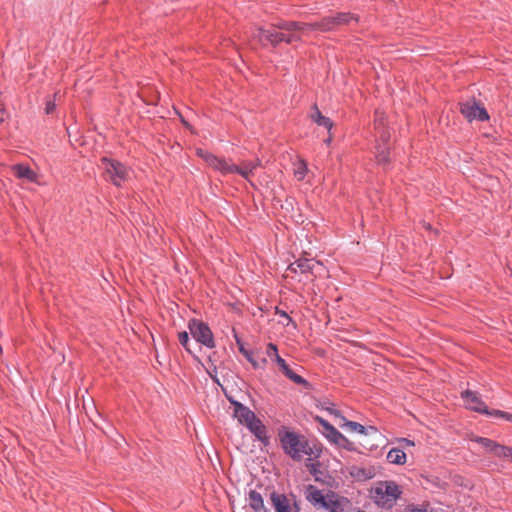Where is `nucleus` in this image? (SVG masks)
<instances>
[{
    "mask_svg": "<svg viewBox=\"0 0 512 512\" xmlns=\"http://www.w3.org/2000/svg\"><path fill=\"white\" fill-rule=\"evenodd\" d=\"M306 31V23L282 21L272 25L268 29L261 27L257 28L253 37L258 39V41L263 45L270 43L273 46H277L281 42L290 44L296 41H301L302 34Z\"/></svg>",
    "mask_w": 512,
    "mask_h": 512,
    "instance_id": "nucleus-1",
    "label": "nucleus"
},
{
    "mask_svg": "<svg viewBox=\"0 0 512 512\" xmlns=\"http://www.w3.org/2000/svg\"><path fill=\"white\" fill-rule=\"evenodd\" d=\"M280 440L285 453L293 460L300 461L304 456L320 457L322 451L320 448L316 445L310 446L304 437L294 432L281 433Z\"/></svg>",
    "mask_w": 512,
    "mask_h": 512,
    "instance_id": "nucleus-2",
    "label": "nucleus"
},
{
    "mask_svg": "<svg viewBox=\"0 0 512 512\" xmlns=\"http://www.w3.org/2000/svg\"><path fill=\"white\" fill-rule=\"evenodd\" d=\"M402 494V488L391 480L378 481L370 490L373 502L382 508H392Z\"/></svg>",
    "mask_w": 512,
    "mask_h": 512,
    "instance_id": "nucleus-3",
    "label": "nucleus"
},
{
    "mask_svg": "<svg viewBox=\"0 0 512 512\" xmlns=\"http://www.w3.org/2000/svg\"><path fill=\"white\" fill-rule=\"evenodd\" d=\"M305 498L316 509H325L330 512H343L344 507L340 498L333 492L323 494L313 485L305 488Z\"/></svg>",
    "mask_w": 512,
    "mask_h": 512,
    "instance_id": "nucleus-4",
    "label": "nucleus"
},
{
    "mask_svg": "<svg viewBox=\"0 0 512 512\" xmlns=\"http://www.w3.org/2000/svg\"><path fill=\"white\" fill-rule=\"evenodd\" d=\"M234 405V417L239 423L244 424L260 441L267 440L266 428L262 422L256 418L255 414L239 402L231 401Z\"/></svg>",
    "mask_w": 512,
    "mask_h": 512,
    "instance_id": "nucleus-5",
    "label": "nucleus"
},
{
    "mask_svg": "<svg viewBox=\"0 0 512 512\" xmlns=\"http://www.w3.org/2000/svg\"><path fill=\"white\" fill-rule=\"evenodd\" d=\"M358 22V17L349 13H339L323 18L320 22L306 23L308 30L331 31L342 25H351Z\"/></svg>",
    "mask_w": 512,
    "mask_h": 512,
    "instance_id": "nucleus-6",
    "label": "nucleus"
},
{
    "mask_svg": "<svg viewBox=\"0 0 512 512\" xmlns=\"http://www.w3.org/2000/svg\"><path fill=\"white\" fill-rule=\"evenodd\" d=\"M101 169L103 176L116 186H121L128 178V169L120 162L103 157L101 159Z\"/></svg>",
    "mask_w": 512,
    "mask_h": 512,
    "instance_id": "nucleus-7",
    "label": "nucleus"
},
{
    "mask_svg": "<svg viewBox=\"0 0 512 512\" xmlns=\"http://www.w3.org/2000/svg\"><path fill=\"white\" fill-rule=\"evenodd\" d=\"M460 112L469 122H472L473 120H489V114L485 107L474 99L461 102Z\"/></svg>",
    "mask_w": 512,
    "mask_h": 512,
    "instance_id": "nucleus-8",
    "label": "nucleus"
},
{
    "mask_svg": "<svg viewBox=\"0 0 512 512\" xmlns=\"http://www.w3.org/2000/svg\"><path fill=\"white\" fill-rule=\"evenodd\" d=\"M189 330L192 337L197 342L208 348H213L215 346L213 333L205 322H190Z\"/></svg>",
    "mask_w": 512,
    "mask_h": 512,
    "instance_id": "nucleus-9",
    "label": "nucleus"
},
{
    "mask_svg": "<svg viewBox=\"0 0 512 512\" xmlns=\"http://www.w3.org/2000/svg\"><path fill=\"white\" fill-rule=\"evenodd\" d=\"M270 500L275 512H299V506L293 495L272 492Z\"/></svg>",
    "mask_w": 512,
    "mask_h": 512,
    "instance_id": "nucleus-10",
    "label": "nucleus"
},
{
    "mask_svg": "<svg viewBox=\"0 0 512 512\" xmlns=\"http://www.w3.org/2000/svg\"><path fill=\"white\" fill-rule=\"evenodd\" d=\"M320 269H322V264L320 262H313L307 258H299L288 266V270L293 273H297L298 271L301 273H315Z\"/></svg>",
    "mask_w": 512,
    "mask_h": 512,
    "instance_id": "nucleus-11",
    "label": "nucleus"
},
{
    "mask_svg": "<svg viewBox=\"0 0 512 512\" xmlns=\"http://www.w3.org/2000/svg\"><path fill=\"white\" fill-rule=\"evenodd\" d=\"M462 397L465 401V405L468 409L476 411L478 413H488V408L481 400L480 395L474 391L466 390L462 392Z\"/></svg>",
    "mask_w": 512,
    "mask_h": 512,
    "instance_id": "nucleus-12",
    "label": "nucleus"
},
{
    "mask_svg": "<svg viewBox=\"0 0 512 512\" xmlns=\"http://www.w3.org/2000/svg\"><path fill=\"white\" fill-rule=\"evenodd\" d=\"M261 164L262 163L259 159H255L253 161H242L239 165L231 164V173H237L244 179L250 181V177L253 175L254 170L261 166Z\"/></svg>",
    "mask_w": 512,
    "mask_h": 512,
    "instance_id": "nucleus-13",
    "label": "nucleus"
},
{
    "mask_svg": "<svg viewBox=\"0 0 512 512\" xmlns=\"http://www.w3.org/2000/svg\"><path fill=\"white\" fill-rule=\"evenodd\" d=\"M349 474L355 480L365 481L368 479H372L376 475V471L372 466L353 465L349 468Z\"/></svg>",
    "mask_w": 512,
    "mask_h": 512,
    "instance_id": "nucleus-14",
    "label": "nucleus"
},
{
    "mask_svg": "<svg viewBox=\"0 0 512 512\" xmlns=\"http://www.w3.org/2000/svg\"><path fill=\"white\" fill-rule=\"evenodd\" d=\"M315 420L323 427L324 435L333 443H340L344 439V436L328 421L317 416Z\"/></svg>",
    "mask_w": 512,
    "mask_h": 512,
    "instance_id": "nucleus-15",
    "label": "nucleus"
},
{
    "mask_svg": "<svg viewBox=\"0 0 512 512\" xmlns=\"http://www.w3.org/2000/svg\"><path fill=\"white\" fill-rule=\"evenodd\" d=\"M11 170L13 171L14 175L19 179H26L30 182L37 181V174L26 165L16 164L11 167Z\"/></svg>",
    "mask_w": 512,
    "mask_h": 512,
    "instance_id": "nucleus-16",
    "label": "nucleus"
},
{
    "mask_svg": "<svg viewBox=\"0 0 512 512\" xmlns=\"http://www.w3.org/2000/svg\"><path fill=\"white\" fill-rule=\"evenodd\" d=\"M471 440L479 443L484 449L494 453V455L498 457H500V455H502V452L504 451V446L496 443L491 439L475 436L471 438Z\"/></svg>",
    "mask_w": 512,
    "mask_h": 512,
    "instance_id": "nucleus-17",
    "label": "nucleus"
},
{
    "mask_svg": "<svg viewBox=\"0 0 512 512\" xmlns=\"http://www.w3.org/2000/svg\"><path fill=\"white\" fill-rule=\"evenodd\" d=\"M207 165L221 172L223 175L231 173V164L228 163L225 159L218 158L213 154L211 155V157H208Z\"/></svg>",
    "mask_w": 512,
    "mask_h": 512,
    "instance_id": "nucleus-18",
    "label": "nucleus"
},
{
    "mask_svg": "<svg viewBox=\"0 0 512 512\" xmlns=\"http://www.w3.org/2000/svg\"><path fill=\"white\" fill-rule=\"evenodd\" d=\"M310 118L313 122H315L318 126H322L326 128L328 131H331L333 127V122L330 118L324 116L317 105H314L312 108V112L310 114Z\"/></svg>",
    "mask_w": 512,
    "mask_h": 512,
    "instance_id": "nucleus-19",
    "label": "nucleus"
},
{
    "mask_svg": "<svg viewBox=\"0 0 512 512\" xmlns=\"http://www.w3.org/2000/svg\"><path fill=\"white\" fill-rule=\"evenodd\" d=\"M248 502L251 509L255 512H267L263 497L259 492L250 490L248 494Z\"/></svg>",
    "mask_w": 512,
    "mask_h": 512,
    "instance_id": "nucleus-20",
    "label": "nucleus"
},
{
    "mask_svg": "<svg viewBox=\"0 0 512 512\" xmlns=\"http://www.w3.org/2000/svg\"><path fill=\"white\" fill-rule=\"evenodd\" d=\"M387 461L391 464L403 465L406 462V454L402 449L392 448L387 453Z\"/></svg>",
    "mask_w": 512,
    "mask_h": 512,
    "instance_id": "nucleus-21",
    "label": "nucleus"
},
{
    "mask_svg": "<svg viewBox=\"0 0 512 512\" xmlns=\"http://www.w3.org/2000/svg\"><path fill=\"white\" fill-rule=\"evenodd\" d=\"M338 425L339 427L346 429L351 433L364 434L366 430V428L363 425L357 422L348 421L345 417H341V422H338Z\"/></svg>",
    "mask_w": 512,
    "mask_h": 512,
    "instance_id": "nucleus-22",
    "label": "nucleus"
},
{
    "mask_svg": "<svg viewBox=\"0 0 512 512\" xmlns=\"http://www.w3.org/2000/svg\"><path fill=\"white\" fill-rule=\"evenodd\" d=\"M375 128L379 131L381 140L386 143L390 138V134H389V132L384 130V114L383 113L376 112Z\"/></svg>",
    "mask_w": 512,
    "mask_h": 512,
    "instance_id": "nucleus-23",
    "label": "nucleus"
},
{
    "mask_svg": "<svg viewBox=\"0 0 512 512\" xmlns=\"http://www.w3.org/2000/svg\"><path fill=\"white\" fill-rule=\"evenodd\" d=\"M280 370L283 372V374L288 377L291 381H293L296 384H306V381L304 378H302L300 375L294 373L288 364L285 362L281 366H279Z\"/></svg>",
    "mask_w": 512,
    "mask_h": 512,
    "instance_id": "nucleus-24",
    "label": "nucleus"
},
{
    "mask_svg": "<svg viewBox=\"0 0 512 512\" xmlns=\"http://www.w3.org/2000/svg\"><path fill=\"white\" fill-rule=\"evenodd\" d=\"M376 160L380 165H387L390 162L389 159V150L385 146H381L380 144L376 147Z\"/></svg>",
    "mask_w": 512,
    "mask_h": 512,
    "instance_id": "nucleus-25",
    "label": "nucleus"
},
{
    "mask_svg": "<svg viewBox=\"0 0 512 512\" xmlns=\"http://www.w3.org/2000/svg\"><path fill=\"white\" fill-rule=\"evenodd\" d=\"M266 353H267V356L272 361H274L278 364V366H281L283 363H285V360L279 356L277 347L273 343H269L267 345Z\"/></svg>",
    "mask_w": 512,
    "mask_h": 512,
    "instance_id": "nucleus-26",
    "label": "nucleus"
},
{
    "mask_svg": "<svg viewBox=\"0 0 512 512\" xmlns=\"http://www.w3.org/2000/svg\"><path fill=\"white\" fill-rule=\"evenodd\" d=\"M236 343L238 345L240 353L253 365L254 368H258V362L253 359L251 353L247 349H245L242 341L238 337H236Z\"/></svg>",
    "mask_w": 512,
    "mask_h": 512,
    "instance_id": "nucleus-27",
    "label": "nucleus"
},
{
    "mask_svg": "<svg viewBox=\"0 0 512 512\" xmlns=\"http://www.w3.org/2000/svg\"><path fill=\"white\" fill-rule=\"evenodd\" d=\"M316 458L317 457L308 456L307 461H306V467L309 470V472L314 476L315 480L319 481L320 478L318 476V472H319L318 468H319L320 464L318 462L313 461Z\"/></svg>",
    "mask_w": 512,
    "mask_h": 512,
    "instance_id": "nucleus-28",
    "label": "nucleus"
},
{
    "mask_svg": "<svg viewBox=\"0 0 512 512\" xmlns=\"http://www.w3.org/2000/svg\"><path fill=\"white\" fill-rule=\"evenodd\" d=\"M178 339L181 345L186 349V351L191 353L192 351L189 346V334L186 331L179 332Z\"/></svg>",
    "mask_w": 512,
    "mask_h": 512,
    "instance_id": "nucleus-29",
    "label": "nucleus"
},
{
    "mask_svg": "<svg viewBox=\"0 0 512 512\" xmlns=\"http://www.w3.org/2000/svg\"><path fill=\"white\" fill-rule=\"evenodd\" d=\"M307 173V165L305 162H300L297 169L295 170V175L298 180H303Z\"/></svg>",
    "mask_w": 512,
    "mask_h": 512,
    "instance_id": "nucleus-30",
    "label": "nucleus"
},
{
    "mask_svg": "<svg viewBox=\"0 0 512 512\" xmlns=\"http://www.w3.org/2000/svg\"><path fill=\"white\" fill-rule=\"evenodd\" d=\"M326 410L335 417L338 422H341V417H344L339 410H337L333 405L326 408Z\"/></svg>",
    "mask_w": 512,
    "mask_h": 512,
    "instance_id": "nucleus-31",
    "label": "nucleus"
},
{
    "mask_svg": "<svg viewBox=\"0 0 512 512\" xmlns=\"http://www.w3.org/2000/svg\"><path fill=\"white\" fill-rule=\"evenodd\" d=\"M196 154L201 157L206 163L208 161V157H211L212 154H210L207 151H204L203 149H197Z\"/></svg>",
    "mask_w": 512,
    "mask_h": 512,
    "instance_id": "nucleus-32",
    "label": "nucleus"
},
{
    "mask_svg": "<svg viewBox=\"0 0 512 512\" xmlns=\"http://www.w3.org/2000/svg\"><path fill=\"white\" fill-rule=\"evenodd\" d=\"M500 457L512 459V447L504 446V451L502 452V455H500Z\"/></svg>",
    "mask_w": 512,
    "mask_h": 512,
    "instance_id": "nucleus-33",
    "label": "nucleus"
},
{
    "mask_svg": "<svg viewBox=\"0 0 512 512\" xmlns=\"http://www.w3.org/2000/svg\"><path fill=\"white\" fill-rule=\"evenodd\" d=\"M487 415H491V416H495V417H501L503 418V415H504V411H501V410H492V411H489L488 410V413H486Z\"/></svg>",
    "mask_w": 512,
    "mask_h": 512,
    "instance_id": "nucleus-34",
    "label": "nucleus"
},
{
    "mask_svg": "<svg viewBox=\"0 0 512 512\" xmlns=\"http://www.w3.org/2000/svg\"><path fill=\"white\" fill-rule=\"evenodd\" d=\"M400 443L402 444L403 448L410 447V446L414 445L413 441H411L409 439H405V438L401 439Z\"/></svg>",
    "mask_w": 512,
    "mask_h": 512,
    "instance_id": "nucleus-35",
    "label": "nucleus"
},
{
    "mask_svg": "<svg viewBox=\"0 0 512 512\" xmlns=\"http://www.w3.org/2000/svg\"><path fill=\"white\" fill-rule=\"evenodd\" d=\"M54 109H55V104L50 102V101H48L47 104H46V113L50 114V113H52L54 111Z\"/></svg>",
    "mask_w": 512,
    "mask_h": 512,
    "instance_id": "nucleus-36",
    "label": "nucleus"
},
{
    "mask_svg": "<svg viewBox=\"0 0 512 512\" xmlns=\"http://www.w3.org/2000/svg\"><path fill=\"white\" fill-rule=\"evenodd\" d=\"M5 117H6L5 110L0 107V123H2L4 121Z\"/></svg>",
    "mask_w": 512,
    "mask_h": 512,
    "instance_id": "nucleus-37",
    "label": "nucleus"
},
{
    "mask_svg": "<svg viewBox=\"0 0 512 512\" xmlns=\"http://www.w3.org/2000/svg\"><path fill=\"white\" fill-rule=\"evenodd\" d=\"M503 419L512 422V414L508 412H504Z\"/></svg>",
    "mask_w": 512,
    "mask_h": 512,
    "instance_id": "nucleus-38",
    "label": "nucleus"
},
{
    "mask_svg": "<svg viewBox=\"0 0 512 512\" xmlns=\"http://www.w3.org/2000/svg\"><path fill=\"white\" fill-rule=\"evenodd\" d=\"M181 121H182V123H183L187 128H189V129H190V125L186 122V120H184L183 118H181Z\"/></svg>",
    "mask_w": 512,
    "mask_h": 512,
    "instance_id": "nucleus-39",
    "label": "nucleus"
},
{
    "mask_svg": "<svg viewBox=\"0 0 512 512\" xmlns=\"http://www.w3.org/2000/svg\"><path fill=\"white\" fill-rule=\"evenodd\" d=\"M332 141V136L330 135L326 140L325 143L328 145Z\"/></svg>",
    "mask_w": 512,
    "mask_h": 512,
    "instance_id": "nucleus-40",
    "label": "nucleus"
},
{
    "mask_svg": "<svg viewBox=\"0 0 512 512\" xmlns=\"http://www.w3.org/2000/svg\"><path fill=\"white\" fill-rule=\"evenodd\" d=\"M352 512H365V511L360 510V509H357V510H354V511H352Z\"/></svg>",
    "mask_w": 512,
    "mask_h": 512,
    "instance_id": "nucleus-41",
    "label": "nucleus"
}]
</instances>
